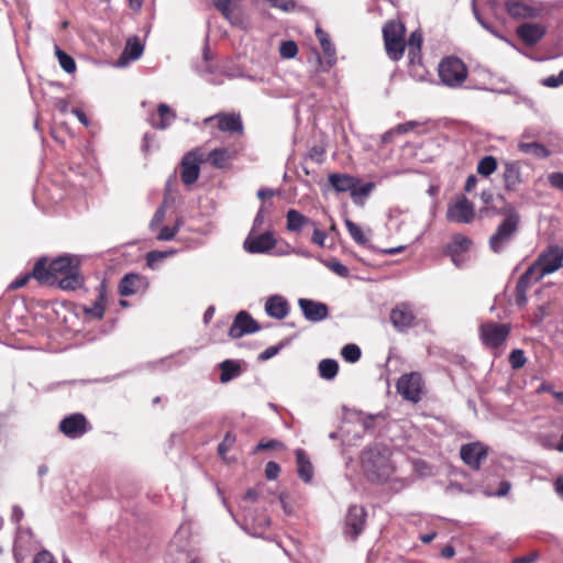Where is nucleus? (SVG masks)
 Wrapping results in <instances>:
<instances>
[{"instance_id":"nucleus-1","label":"nucleus","mask_w":563,"mask_h":563,"mask_svg":"<svg viewBox=\"0 0 563 563\" xmlns=\"http://www.w3.org/2000/svg\"><path fill=\"white\" fill-rule=\"evenodd\" d=\"M563 265V249L550 246L543 251L537 261L519 278L518 290H525L531 283H538L545 275L552 274Z\"/></svg>"},{"instance_id":"nucleus-2","label":"nucleus","mask_w":563,"mask_h":563,"mask_svg":"<svg viewBox=\"0 0 563 563\" xmlns=\"http://www.w3.org/2000/svg\"><path fill=\"white\" fill-rule=\"evenodd\" d=\"M390 450L380 444H375L365 450L361 455V465L369 481L383 482L394 473L390 461Z\"/></svg>"},{"instance_id":"nucleus-3","label":"nucleus","mask_w":563,"mask_h":563,"mask_svg":"<svg viewBox=\"0 0 563 563\" xmlns=\"http://www.w3.org/2000/svg\"><path fill=\"white\" fill-rule=\"evenodd\" d=\"M498 214L504 216V220L498 224L495 233L489 238V246L494 253L503 252L514 240L521 221L519 212L511 203L505 205L500 210H498Z\"/></svg>"},{"instance_id":"nucleus-4","label":"nucleus","mask_w":563,"mask_h":563,"mask_svg":"<svg viewBox=\"0 0 563 563\" xmlns=\"http://www.w3.org/2000/svg\"><path fill=\"white\" fill-rule=\"evenodd\" d=\"M405 32V25L397 20L387 21L383 27L386 53L395 62L404 55L406 48Z\"/></svg>"},{"instance_id":"nucleus-5","label":"nucleus","mask_w":563,"mask_h":563,"mask_svg":"<svg viewBox=\"0 0 563 563\" xmlns=\"http://www.w3.org/2000/svg\"><path fill=\"white\" fill-rule=\"evenodd\" d=\"M438 73L441 82L450 88L461 87L468 74L466 65L455 56L443 58L438 66Z\"/></svg>"},{"instance_id":"nucleus-6","label":"nucleus","mask_w":563,"mask_h":563,"mask_svg":"<svg viewBox=\"0 0 563 563\" xmlns=\"http://www.w3.org/2000/svg\"><path fill=\"white\" fill-rule=\"evenodd\" d=\"M510 330L506 323L485 322L479 327L481 340L485 346L497 349L507 340Z\"/></svg>"},{"instance_id":"nucleus-7","label":"nucleus","mask_w":563,"mask_h":563,"mask_svg":"<svg viewBox=\"0 0 563 563\" xmlns=\"http://www.w3.org/2000/svg\"><path fill=\"white\" fill-rule=\"evenodd\" d=\"M505 8L508 14L516 20L534 19L544 11L542 3L532 0H508Z\"/></svg>"},{"instance_id":"nucleus-8","label":"nucleus","mask_w":563,"mask_h":563,"mask_svg":"<svg viewBox=\"0 0 563 563\" xmlns=\"http://www.w3.org/2000/svg\"><path fill=\"white\" fill-rule=\"evenodd\" d=\"M396 387L404 399L418 402L423 389L422 377L417 372L405 374L398 379Z\"/></svg>"},{"instance_id":"nucleus-9","label":"nucleus","mask_w":563,"mask_h":563,"mask_svg":"<svg viewBox=\"0 0 563 563\" xmlns=\"http://www.w3.org/2000/svg\"><path fill=\"white\" fill-rule=\"evenodd\" d=\"M276 246V239L271 230L255 234L251 231L243 243L244 250L250 254H264Z\"/></svg>"},{"instance_id":"nucleus-10","label":"nucleus","mask_w":563,"mask_h":563,"mask_svg":"<svg viewBox=\"0 0 563 563\" xmlns=\"http://www.w3.org/2000/svg\"><path fill=\"white\" fill-rule=\"evenodd\" d=\"M446 218L452 222L471 223L475 218L474 206L466 197H457L449 205Z\"/></svg>"},{"instance_id":"nucleus-11","label":"nucleus","mask_w":563,"mask_h":563,"mask_svg":"<svg viewBox=\"0 0 563 563\" xmlns=\"http://www.w3.org/2000/svg\"><path fill=\"white\" fill-rule=\"evenodd\" d=\"M89 430V422L82 413H71L59 422V431L69 439H79Z\"/></svg>"},{"instance_id":"nucleus-12","label":"nucleus","mask_w":563,"mask_h":563,"mask_svg":"<svg viewBox=\"0 0 563 563\" xmlns=\"http://www.w3.org/2000/svg\"><path fill=\"white\" fill-rule=\"evenodd\" d=\"M487 455V448L481 442L463 444L460 450L462 461L473 470H479Z\"/></svg>"},{"instance_id":"nucleus-13","label":"nucleus","mask_w":563,"mask_h":563,"mask_svg":"<svg viewBox=\"0 0 563 563\" xmlns=\"http://www.w3.org/2000/svg\"><path fill=\"white\" fill-rule=\"evenodd\" d=\"M201 162L202 158L196 151H190L183 157L180 177L185 185L190 186L197 181Z\"/></svg>"},{"instance_id":"nucleus-14","label":"nucleus","mask_w":563,"mask_h":563,"mask_svg":"<svg viewBox=\"0 0 563 563\" xmlns=\"http://www.w3.org/2000/svg\"><path fill=\"white\" fill-rule=\"evenodd\" d=\"M390 321L398 331H405L416 325V316L409 303L397 305L390 311Z\"/></svg>"},{"instance_id":"nucleus-15","label":"nucleus","mask_w":563,"mask_h":563,"mask_svg":"<svg viewBox=\"0 0 563 563\" xmlns=\"http://www.w3.org/2000/svg\"><path fill=\"white\" fill-rule=\"evenodd\" d=\"M260 330V325L246 311H240L229 329V335L232 339H239L244 334L254 333Z\"/></svg>"},{"instance_id":"nucleus-16","label":"nucleus","mask_w":563,"mask_h":563,"mask_svg":"<svg viewBox=\"0 0 563 563\" xmlns=\"http://www.w3.org/2000/svg\"><path fill=\"white\" fill-rule=\"evenodd\" d=\"M503 181L507 191H515L523 183L521 163L518 161H505L503 163Z\"/></svg>"},{"instance_id":"nucleus-17","label":"nucleus","mask_w":563,"mask_h":563,"mask_svg":"<svg viewBox=\"0 0 563 563\" xmlns=\"http://www.w3.org/2000/svg\"><path fill=\"white\" fill-rule=\"evenodd\" d=\"M35 544L31 529L18 527L16 536L13 543V554L16 563H22L25 552L33 549Z\"/></svg>"},{"instance_id":"nucleus-18","label":"nucleus","mask_w":563,"mask_h":563,"mask_svg":"<svg viewBox=\"0 0 563 563\" xmlns=\"http://www.w3.org/2000/svg\"><path fill=\"white\" fill-rule=\"evenodd\" d=\"M298 305L302 311L303 317L311 322H320L328 318L329 309L323 302L314 301L312 299L300 298Z\"/></svg>"},{"instance_id":"nucleus-19","label":"nucleus","mask_w":563,"mask_h":563,"mask_svg":"<svg viewBox=\"0 0 563 563\" xmlns=\"http://www.w3.org/2000/svg\"><path fill=\"white\" fill-rule=\"evenodd\" d=\"M213 120L218 122V129L221 132H230V133H242L243 132V123L240 114L236 113H218L212 117H208L205 119V123H209Z\"/></svg>"},{"instance_id":"nucleus-20","label":"nucleus","mask_w":563,"mask_h":563,"mask_svg":"<svg viewBox=\"0 0 563 563\" xmlns=\"http://www.w3.org/2000/svg\"><path fill=\"white\" fill-rule=\"evenodd\" d=\"M472 245V241L462 234H455L451 242L445 246V253L451 257L452 262L461 267L463 265V260L461 255L470 250Z\"/></svg>"},{"instance_id":"nucleus-21","label":"nucleus","mask_w":563,"mask_h":563,"mask_svg":"<svg viewBox=\"0 0 563 563\" xmlns=\"http://www.w3.org/2000/svg\"><path fill=\"white\" fill-rule=\"evenodd\" d=\"M52 283L56 284L57 279L75 268H79V261L76 256L60 255L51 263Z\"/></svg>"},{"instance_id":"nucleus-22","label":"nucleus","mask_w":563,"mask_h":563,"mask_svg":"<svg viewBox=\"0 0 563 563\" xmlns=\"http://www.w3.org/2000/svg\"><path fill=\"white\" fill-rule=\"evenodd\" d=\"M265 312L271 318L283 320L289 313L288 301L280 295H272L265 302Z\"/></svg>"},{"instance_id":"nucleus-23","label":"nucleus","mask_w":563,"mask_h":563,"mask_svg":"<svg viewBox=\"0 0 563 563\" xmlns=\"http://www.w3.org/2000/svg\"><path fill=\"white\" fill-rule=\"evenodd\" d=\"M545 27L542 24L523 23L517 29V35L527 45H534L541 41L545 34Z\"/></svg>"},{"instance_id":"nucleus-24","label":"nucleus","mask_w":563,"mask_h":563,"mask_svg":"<svg viewBox=\"0 0 563 563\" xmlns=\"http://www.w3.org/2000/svg\"><path fill=\"white\" fill-rule=\"evenodd\" d=\"M350 408L347 405H343L341 424L336 431L329 434L331 440H341L343 455L346 453V446L350 445V430L345 427V424L350 422Z\"/></svg>"},{"instance_id":"nucleus-25","label":"nucleus","mask_w":563,"mask_h":563,"mask_svg":"<svg viewBox=\"0 0 563 563\" xmlns=\"http://www.w3.org/2000/svg\"><path fill=\"white\" fill-rule=\"evenodd\" d=\"M143 286H145V279L139 274H126L120 280L119 294L123 297L132 296L136 294Z\"/></svg>"},{"instance_id":"nucleus-26","label":"nucleus","mask_w":563,"mask_h":563,"mask_svg":"<svg viewBox=\"0 0 563 563\" xmlns=\"http://www.w3.org/2000/svg\"><path fill=\"white\" fill-rule=\"evenodd\" d=\"M176 119V113L166 103H161L157 108V113L153 114L150 122L153 128L165 130L172 125Z\"/></svg>"},{"instance_id":"nucleus-27","label":"nucleus","mask_w":563,"mask_h":563,"mask_svg":"<svg viewBox=\"0 0 563 563\" xmlns=\"http://www.w3.org/2000/svg\"><path fill=\"white\" fill-rule=\"evenodd\" d=\"M314 227V221L305 217L296 209H289L286 213V228L289 232L299 233L305 227Z\"/></svg>"},{"instance_id":"nucleus-28","label":"nucleus","mask_w":563,"mask_h":563,"mask_svg":"<svg viewBox=\"0 0 563 563\" xmlns=\"http://www.w3.org/2000/svg\"><path fill=\"white\" fill-rule=\"evenodd\" d=\"M297 460V472L298 476L305 482L310 483L313 477V466L302 449L295 451Z\"/></svg>"},{"instance_id":"nucleus-29","label":"nucleus","mask_w":563,"mask_h":563,"mask_svg":"<svg viewBox=\"0 0 563 563\" xmlns=\"http://www.w3.org/2000/svg\"><path fill=\"white\" fill-rule=\"evenodd\" d=\"M30 274L42 285H53L51 264H47L46 257L38 258Z\"/></svg>"},{"instance_id":"nucleus-30","label":"nucleus","mask_w":563,"mask_h":563,"mask_svg":"<svg viewBox=\"0 0 563 563\" xmlns=\"http://www.w3.org/2000/svg\"><path fill=\"white\" fill-rule=\"evenodd\" d=\"M375 187L376 185L373 181L363 183L354 177V205L363 207Z\"/></svg>"},{"instance_id":"nucleus-31","label":"nucleus","mask_w":563,"mask_h":563,"mask_svg":"<svg viewBox=\"0 0 563 563\" xmlns=\"http://www.w3.org/2000/svg\"><path fill=\"white\" fill-rule=\"evenodd\" d=\"M143 51L144 45L142 44L140 37L134 35L126 41L125 48L120 59L128 58L130 60H136L142 56Z\"/></svg>"},{"instance_id":"nucleus-32","label":"nucleus","mask_w":563,"mask_h":563,"mask_svg":"<svg viewBox=\"0 0 563 563\" xmlns=\"http://www.w3.org/2000/svg\"><path fill=\"white\" fill-rule=\"evenodd\" d=\"M56 283L64 290H76L81 287L82 277L80 276L78 268H75L59 277Z\"/></svg>"},{"instance_id":"nucleus-33","label":"nucleus","mask_w":563,"mask_h":563,"mask_svg":"<svg viewBox=\"0 0 563 563\" xmlns=\"http://www.w3.org/2000/svg\"><path fill=\"white\" fill-rule=\"evenodd\" d=\"M339 372V364L333 358H323L318 364V374L324 380H333Z\"/></svg>"},{"instance_id":"nucleus-34","label":"nucleus","mask_w":563,"mask_h":563,"mask_svg":"<svg viewBox=\"0 0 563 563\" xmlns=\"http://www.w3.org/2000/svg\"><path fill=\"white\" fill-rule=\"evenodd\" d=\"M104 300H106V295L103 291H100L98 295V298L91 306H81V311L86 316H89L96 320H101V319H103L104 310H106Z\"/></svg>"},{"instance_id":"nucleus-35","label":"nucleus","mask_w":563,"mask_h":563,"mask_svg":"<svg viewBox=\"0 0 563 563\" xmlns=\"http://www.w3.org/2000/svg\"><path fill=\"white\" fill-rule=\"evenodd\" d=\"M219 366L221 369L220 382L222 384L231 382L241 374L240 365L232 360H225L221 362Z\"/></svg>"},{"instance_id":"nucleus-36","label":"nucleus","mask_w":563,"mask_h":563,"mask_svg":"<svg viewBox=\"0 0 563 563\" xmlns=\"http://www.w3.org/2000/svg\"><path fill=\"white\" fill-rule=\"evenodd\" d=\"M518 148L525 154L532 155L538 158H545L550 155V151L540 143L537 142H519Z\"/></svg>"},{"instance_id":"nucleus-37","label":"nucleus","mask_w":563,"mask_h":563,"mask_svg":"<svg viewBox=\"0 0 563 563\" xmlns=\"http://www.w3.org/2000/svg\"><path fill=\"white\" fill-rule=\"evenodd\" d=\"M329 181L336 191L345 192L352 190V176L350 175L332 174L329 176Z\"/></svg>"},{"instance_id":"nucleus-38","label":"nucleus","mask_w":563,"mask_h":563,"mask_svg":"<svg viewBox=\"0 0 563 563\" xmlns=\"http://www.w3.org/2000/svg\"><path fill=\"white\" fill-rule=\"evenodd\" d=\"M230 158L231 156L227 148H214L208 156L209 163L217 168L225 167Z\"/></svg>"},{"instance_id":"nucleus-39","label":"nucleus","mask_w":563,"mask_h":563,"mask_svg":"<svg viewBox=\"0 0 563 563\" xmlns=\"http://www.w3.org/2000/svg\"><path fill=\"white\" fill-rule=\"evenodd\" d=\"M176 251H151L146 254V265L152 268L156 269L165 258L174 255Z\"/></svg>"},{"instance_id":"nucleus-40","label":"nucleus","mask_w":563,"mask_h":563,"mask_svg":"<svg viewBox=\"0 0 563 563\" xmlns=\"http://www.w3.org/2000/svg\"><path fill=\"white\" fill-rule=\"evenodd\" d=\"M422 45V35L420 32H412L406 42V46L408 47V56L411 60H413L420 53Z\"/></svg>"},{"instance_id":"nucleus-41","label":"nucleus","mask_w":563,"mask_h":563,"mask_svg":"<svg viewBox=\"0 0 563 563\" xmlns=\"http://www.w3.org/2000/svg\"><path fill=\"white\" fill-rule=\"evenodd\" d=\"M497 169V159L494 156H485L477 164V173L484 177L490 176Z\"/></svg>"},{"instance_id":"nucleus-42","label":"nucleus","mask_w":563,"mask_h":563,"mask_svg":"<svg viewBox=\"0 0 563 563\" xmlns=\"http://www.w3.org/2000/svg\"><path fill=\"white\" fill-rule=\"evenodd\" d=\"M56 56L58 58V63L60 67L68 74H71L76 70V63L71 56L62 51L58 46H56Z\"/></svg>"},{"instance_id":"nucleus-43","label":"nucleus","mask_w":563,"mask_h":563,"mask_svg":"<svg viewBox=\"0 0 563 563\" xmlns=\"http://www.w3.org/2000/svg\"><path fill=\"white\" fill-rule=\"evenodd\" d=\"M372 234V231L367 229L364 231L362 228L354 224V241L363 246H366L369 250L377 251L371 243H369V236Z\"/></svg>"},{"instance_id":"nucleus-44","label":"nucleus","mask_w":563,"mask_h":563,"mask_svg":"<svg viewBox=\"0 0 563 563\" xmlns=\"http://www.w3.org/2000/svg\"><path fill=\"white\" fill-rule=\"evenodd\" d=\"M214 7L228 19L231 23H235L233 18L232 0H216Z\"/></svg>"},{"instance_id":"nucleus-45","label":"nucleus","mask_w":563,"mask_h":563,"mask_svg":"<svg viewBox=\"0 0 563 563\" xmlns=\"http://www.w3.org/2000/svg\"><path fill=\"white\" fill-rule=\"evenodd\" d=\"M165 216H166V205L163 203L156 209L152 220L150 221L148 228L152 232H155L156 230H158V228L162 225V223L165 219Z\"/></svg>"},{"instance_id":"nucleus-46","label":"nucleus","mask_w":563,"mask_h":563,"mask_svg":"<svg viewBox=\"0 0 563 563\" xmlns=\"http://www.w3.org/2000/svg\"><path fill=\"white\" fill-rule=\"evenodd\" d=\"M323 264L340 277L349 276V268L336 258L324 261Z\"/></svg>"},{"instance_id":"nucleus-47","label":"nucleus","mask_w":563,"mask_h":563,"mask_svg":"<svg viewBox=\"0 0 563 563\" xmlns=\"http://www.w3.org/2000/svg\"><path fill=\"white\" fill-rule=\"evenodd\" d=\"M298 53L297 44L294 41H285L280 44L279 54L284 58H294Z\"/></svg>"},{"instance_id":"nucleus-48","label":"nucleus","mask_w":563,"mask_h":563,"mask_svg":"<svg viewBox=\"0 0 563 563\" xmlns=\"http://www.w3.org/2000/svg\"><path fill=\"white\" fill-rule=\"evenodd\" d=\"M525 352L520 349L514 350L509 355V363L514 369L521 368L526 364Z\"/></svg>"},{"instance_id":"nucleus-49","label":"nucleus","mask_w":563,"mask_h":563,"mask_svg":"<svg viewBox=\"0 0 563 563\" xmlns=\"http://www.w3.org/2000/svg\"><path fill=\"white\" fill-rule=\"evenodd\" d=\"M325 57V64L328 68L332 67L336 62L335 48L331 40L327 41V44H320Z\"/></svg>"},{"instance_id":"nucleus-50","label":"nucleus","mask_w":563,"mask_h":563,"mask_svg":"<svg viewBox=\"0 0 563 563\" xmlns=\"http://www.w3.org/2000/svg\"><path fill=\"white\" fill-rule=\"evenodd\" d=\"M177 234V228L172 227H159L158 233L156 234V239L158 241H172Z\"/></svg>"},{"instance_id":"nucleus-51","label":"nucleus","mask_w":563,"mask_h":563,"mask_svg":"<svg viewBox=\"0 0 563 563\" xmlns=\"http://www.w3.org/2000/svg\"><path fill=\"white\" fill-rule=\"evenodd\" d=\"M286 345L285 342H280L279 344L277 345H272V346H268L267 349H265L260 355H258V360L260 361H267L272 357H274L275 355H277L279 353V351Z\"/></svg>"},{"instance_id":"nucleus-52","label":"nucleus","mask_w":563,"mask_h":563,"mask_svg":"<svg viewBox=\"0 0 563 563\" xmlns=\"http://www.w3.org/2000/svg\"><path fill=\"white\" fill-rule=\"evenodd\" d=\"M377 420L383 421L384 417L382 415L363 417L361 412L357 413V421H361L363 423L365 430L374 428Z\"/></svg>"},{"instance_id":"nucleus-53","label":"nucleus","mask_w":563,"mask_h":563,"mask_svg":"<svg viewBox=\"0 0 563 563\" xmlns=\"http://www.w3.org/2000/svg\"><path fill=\"white\" fill-rule=\"evenodd\" d=\"M268 209L266 207V205H262L255 216V219L253 221V227H252V230L251 231H256L257 229H260L263 223H264V220H265V214L268 213Z\"/></svg>"},{"instance_id":"nucleus-54","label":"nucleus","mask_w":563,"mask_h":563,"mask_svg":"<svg viewBox=\"0 0 563 563\" xmlns=\"http://www.w3.org/2000/svg\"><path fill=\"white\" fill-rule=\"evenodd\" d=\"M235 438L231 433H227L222 442L218 445V452L221 456H224V454L228 452V450L232 446L234 443Z\"/></svg>"},{"instance_id":"nucleus-55","label":"nucleus","mask_w":563,"mask_h":563,"mask_svg":"<svg viewBox=\"0 0 563 563\" xmlns=\"http://www.w3.org/2000/svg\"><path fill=\"white\" fill-rule=\"evenodd\" d=\"M279 472H280V467L276 462L271 461L265 466V476L269 481L276 479Z\"/></svg>"},{"instance_id":"nucleus-56","label":"nucleus","mask_w":563,"mask_h":563,"mask_svg":"<svg viewBox=\"0 0 563 563\" xmlns=\"http://www.w3.org/2000/svg\"><path fill=\"white\" fill-rule=\"evenodd\" d=\"M32 563H57L55 558L47 550L38 552Z\"/></svg>"},{"instance_id":"nucleus-57","label":"nucleus","mask_w":563,"mask_h":563,"mask_svg":"<svg viewBox=\"0 0 563 563\" xmlns=\"http://www.w3.org/2000/svg\"><path fill=\"white\" fill-rule=\"evenodd\" d=\"M543 85L547 87L555 88L563 85V70L556 76H549L543 80Z\"/></svg>"},{"instance_id":"nucleus-58","label":"nucleus","mask_w":563,"mask_h":563,"mask_svg":"<svg viewBox=\"0 0 563 563\" xmlns=\"http://www.w3.org/2000/svg\"><path fill=\"white\" fill-rule=\"evenodd\" d=\"M312 228H313V234L311 238L312 242L319 246H323L325 239H327V233L323 230H320L316 223H314V227H312Z\"/></svg>"},{"instance_id":"nucleus-59","label":"nucleus","mask_w":563,"mask_h":563,"mask_svg":"<svg viewBox=\"0 0 563 563\" xmlns=\"http://www.w3.org/2000/svg\"><path fill=\"white\" fill-rule=\"evenodd\" d=\"M549 183L552 187L563 190V174L552 173L548 177Z\"/></svg>"},{"instance_id":"nucleus-60","label":"nucleus","mask_w":563,"mask_h":563,"mask_svg":"<svg viewBox=\"0 0 563 563\" xmlns=\"http://www.w3.org/2000/svg\"><path fill=\"white\" fill-rule=\"evenodd\" d=\"M324 150L320 146H313L308 153V157L317 163H321L323 159Z\"/></svg>"},{"instance_id":"nucleus-61","label":"nucleus","mask_w":563,"mask_h":563,"mask_svg":"<svg viewBox=\"0 0 563 563\" xmlns=\"http://www.w3.org/2000/svg\"><path fill=\"white\" fill-rule=\"evenodd\" d=\"M30 278H33L32 275L30 273L23 275V276H20L18 278H15L9 286L10 289H18V288H22L24 287Z\"/></svg>"},{"instance_id":"nucleus-62","label":"nucleus","mask_w":563,"mask_h":563,"mask_svg":"<svg viewBox=\"0 0 563 563\" xmlns=\"http://www.w3.org/2000/svg\"><path fill=\"white\" fill-rule=\"evenodd\" d=\"M417 123L415 121H408L406 123L398 124L394 128V131H396V134H405L411 131Z\"/></svg>"},{"instance_id":"nucleus-63","label":"nucleus","mask_w":563,"mask_h":563,"mask_svg":"<svg viewBox=\"0 0 563 563\" xmlns=\"http://www.w3.org/2000/svg\"><path fill=\"white\" fill-rule=\"evenodd\" d=\"M53 104L63 114H66L69 111L68 102H67V100H65L63 98H55L53 100Z\"/></svg>"},{"instance_id":"nucleus-64","label":"nucleus","mask_w":563,"mask_h":563,"mask_svg":"<svg viewBox=\"0 0 563 563\" xmlns=\"http://www.w3.org/2000/svg\"><path fill=\"white\" fill-rule=\"evenodd\" d=\"M71 113L74 115H76V118L79 120V122L85 125V126H88L89 125V120L87 118V115L85 114L84 111H81L80 109L78 108H73L71 109Z\"/></svg>"}]
</instances>
